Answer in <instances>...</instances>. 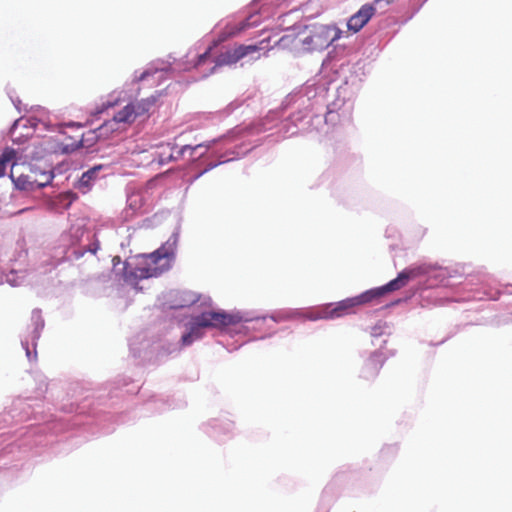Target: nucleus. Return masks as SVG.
<instances>
[{
    "mask_svg": "<svg viewBox=\"0 0 512 512\" xmlns=\"http://www.w3.org/2000/svg\"><path fill=\"white\" fill-rule=\"evenodd\" d=\"M428 272V265H417L406 268L401 271L395 279L382 287L371 289L358 296L344 299L336 303L333 307L328 306L325 310L326 317L339 318L354 313L355 307L367 304L373 299L379 298L388 292L399 290L406 286L410 280L425 275Z\"/></svg>",
    "mask_w": 512,
    "mask_h": 512,
    "instance_id": "f257e3e1",
    "label": "nucleus"
},
{
    "mask_svg": "<svg viewBox=\"0 0 512 512\" xmlns=\"http://www.w3.org/2000/svg\"><path fill=\"white\" fill-rule=\"evenodd\" d=\"M175 243V240H168L156 251L124 262L122 275L124 282L136 288L139 280L157 277L167 271L174 256Z\"/></svg>",
    "mask_w": 512,
    "mask_h": 512,
    "instance_id": "f03ea898",
    "label": "nucleus"
},
{
    "mask_svg": "<svg viewBox=\"0 0 512 512\" xmlns=\"http://www.w3.org/2000/svg\"><path fill=\"white\" fill-rule=\"evenodd\" d=\"M341 37L336 26L313 23L298 28L296 33L286 34L279 40L283 45L289 43L303 51L310 52L327 48Z\"/></svg>",
    "mask_w": 512,
    "mask_h": 512,
    "instance_id": "7ed1b4c3",
    "label": "nucleus"
},
{
    "mask_svg": "<svg viewBox=\"0 0 512 512\" xmlns=\"http://www.w3.org/2000/svg\"><path fill=\"white\" fill-rule=\"evenodd\" d=\"M242 318L238 314H230L225 311H205L191 318L187 324L188 332L181 337L182 345L187 346L204 336L205 328L224 329L238 324Z\"/></svg>",
    "mask_w": 512,
    "mask_h": 512,
    "instance_id": "20e7f679",
    "label": "nucleus"
},
{
    "mask_svg": "<svg viewBox=\"0 0 512 512\" xmlns=\"http://www.w3.org/2000/svg\"><path fill=\"white\" fill-rule=\"evenodd\" d=\"M269 43V38L261 40L258 44L252 45H238L231 50H227L221 53L216 61L215 66H230L236 64L238 61L243 59L244 57L258 52L259 50L267 48Z\"/></svg>",
    "mask_w": 512,
    "mask_h": 512,
    "instance_id": "39448f33",
    "label": "nucleus"
},
{
    "mask_svg": "<svg viewBox=\"0 0 512 512\" xmlns=\"http://www.w3.org/2000/svg\"><path fill=\"white\" fill-rule=\"evenodd\" d=\"M17 166V162H13L10 171V178L13 181L16 188L20 190L33 191L35 189H39L46 186L52 180V176L50 174L42 175L45 177V181L43 182L37 180L35 177L31 175H26L23 173L18 174Z\"/></svg>",
    "mask_w": 512,
    "mask_h": 512,
    "instance_id": "423d86ee",
    "label": "nucleus"
},
{
    "mask_svg": "<svg viewBox=\"0 0 512 512\" xmlns=\"http://www.w3.org/2000/svg\"><path fill=\"white\" fill-rule=\"evenodd\" d=\"M375 7L370 4L363 5L354 15H352L347 23L350 31L359 32L375 14Z\"/></svg>",
    "mask_w": 512,
    "mask_h": 512,
    "instance_id": "0eeeda50",
    "label": "nucleus"
},
{
    "mask_svg": "<svg viewBox=\"0 0 512 512\" xmlns=\"http://www.w3.org/2000/svg\"><path fill=\"white\" fill-rule=\"evenodd\" d=\"M155 100L154 99H142L138 102L131 103V106L133 107V114L135 117V120L139 117H143L149 114V111L154 106Z\"/></svg>",
    "mask_w": 512,
    "mask_h": 512,
    "instance_id": "6e6552de",
    "label": "nucleus"
},
{
    "mask_svg": "<svg viewBox=\"0 0 512 512\" xmlns=\"http://www.w3.org/2000/svg\"><path fill=\"white\" fill-rule=\"evenodd\" d=\"M383 366V360L380 356L374 355L368 359L365 364L364 371L366 378L376 377Z\"/></svg>",
    "mask_w": 512,
    "mask_h": 512,
    "instance_id": "1a4fd4ad",
    "label": "nucleus"
},
{
    "mask_svg": "<svg viewBox=\"0 0 512 512\" xmlns=\"http://www.w3.org/2000/svg\"><path fill=\"white\" fill-rule=\"evenodd\" d=\"M17 151L11 147H6L3 153L0 155V177L6 173V167L9 163L11 165L16 162Z\"/></svg>",
    "mask_w": 512,
    "mask_h": 512,
    "instance_id": "9d476101",
    "label": "nucleus"
},
{
    "mask_svg": "<svg viewBox=\"0 0 512 512\" xmlns=\"http://www.w3.org/2000/svg\"><path fill=\"white\" fill-rule=\"evenodd\" d=\"M113 122L115 123H124L131 124L135 121V117L133 114V107L131 104L126 105L122 110L118 111L113 116Z\"/></svg>",
    "mask_w": 512,
    "mask_h": 512,
    "instance_id": "9b49d317",
    "label": "nucleus"
},
{
    "mask_svg": "<svg viewBox=\"0 0 512 512\" xmlns=\"http://www.w3.org/2000/svg\"><path fill=\"white\" fill-rule=\"evenodd\" d=\"M100 170V167H94L88 171H86L85 173H83V175L81 176L80 178V186L83 187H88L91 183V181L95 178L97 172Z\"/></svg>",
    "mask_w": 512,
    "mask_h": 512,
    "instance_id": "f8f14e48",
    "label": "nucleus"
},
{
    "mask_svg": "<svg viewBox=\"0 0 512 512\" xmlns=\"http://www.w3.org/2000/svg\"><path fill=\"white\" fill-rule=\"evenodd\" d=\"M244 29V27H236V26H233V27H226V29L219 35V40L218 42H222V41H225L233 36H236L237 34H239L242 30Z\"/></svg>",
    "mask_w": 512,
    "mask_h": 512,
    "instance_id": "ddd939ff",
    "label": "nucleus"
},
{
    "mask_svg": "<svg viewBox=\"0 0 512 512\" xmlns=\"http://www.w3.org/2000/svg\"><path fill=\"white\" fill-rule=\"evenodd\" d=\"M210 51H211V47L205 53H203L202 55L199 56L198 64H201L204 62V60L209 56Z\"/></svg>",
    "mask_w": 512,
    "mask_h": 512,
    "instance_id": "4468645a",
    "label": "nucleus"
},
{
    "mask_svg": "<svg viewBox=\"0 0 512 512\" xmlns=\"http://www.w3.org/2000/svg\"><path fill=\"white\" fill-rule=\"evenodd\" d=\"M115 105V103L113 102H110V101H107V102H104L102 103V109L100 111H98L99 113L100 112H103L104 110L110 108V107H113Z\"/></svg>",
    "mask_w": 512,
    "mask_h": 512,
    "instance_id": "2eb2a0df",
    "label": "nucleus"
},
{
    "mask_svg": "<svg viewBox=\"0 0 512 512\" xmlns=\"http://www.w3.org/2000/svg\"><path fill=\"white\" fill-rule=\"evenodd\" d=\"M201 146H202L201 144L196 145V146H194V147H192V146H190V145H185V146H183V148H182V152H184V151H185V150H187V149H189V150H191V152H193L194 150H196L198 147H201Z\"/></svg>",
    "mask_w": 512,
    "mask_h": 512,
    "instance_id": "dca6fc26",
    "label": "nucleus"
},
{
    "mask_svg": "<svg viewBox=\"0 0 512 512\" xmlns=\"http://www.w3.org/2000/svg\"><path fill=\"white\" fill-rule=\"evenodd\" d=\"M120 262V257L119 256H116L113 258V264L116 265L117 263Z\"/></svg>",
    "mask_w": 512,
    "mask_h": 512,
    "instance_id": "f3484780",
    "label": "nucleus"
},
{
    "mask_svg": "<svg viewBox=\"0 0 512 512\" xmlns=\"http://www.w3.org/2000/svg\"><path fill=\"white\" fill-rule=\"evenodd\" d=\"M267 320V317L257 318L255 321L258 322H265Z\"/></svg>",
    "mask_w": 512,
    "mask_h": 512,
    "instance_id": "a211bd4d",
    "label": "nucleus"
},
{
    "mask_svg": "<svg viewBox=\"0 0 512 512\" xmlns=\"http://www.w3.org/2000/svg\"><path fill=\"white\" fill-rule=\"evenodd\" d=\"M40 181L41 182L45 181V177L43 176V178H40Z\"/></svg>",
    "mask_w": 512,
    "mask_h": 512,
    "instance_id": "6ab92c4d",
    "label": "nucleus"
}]
</instances>
